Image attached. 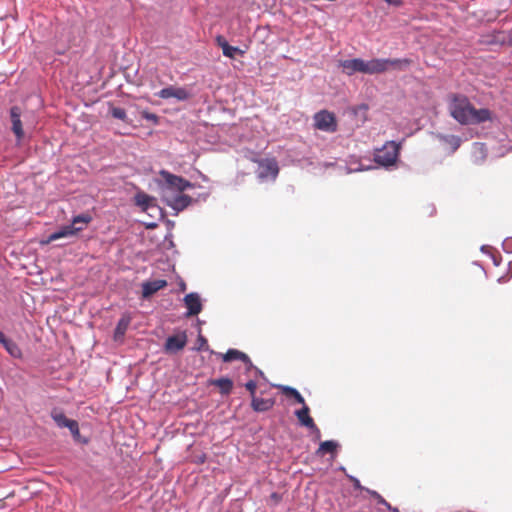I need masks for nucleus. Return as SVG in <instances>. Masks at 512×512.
I'll list each match as a JSON object with an SVG mask.
<instances>
[{
	"instance_id": "obj_1",
	"label": "nucleus",
	"mask_w": 512,
	"mask_h": 512,
	"mask_svg": "<svg viewBox=\"0 0 512 512\" xmlns=\"http://www.w3.org/2000/svg\"><path fill=\"white\" fill-rule=\"evenodd\" d=\"M159 195L180 194L190 188L201 187L200 185L190 182L182 176L171 173L166 169L159 171V178H156Z\"/></svg>"
},
{
	"instance_id": "obj_2",
	"label": "nucleus",
	"mask_w": 512,
	"mask_h": 512,
	"mask_svg": "<svg viewBox=\"0 0 512 512\" xmlns=\"http://www.w3.org/2000/svg\"><path fill=\"white\" fill-rule=\"evenodd\" d=\"M473 104L469 98L460 93L450 95L449 112L451 117L461 125H469Z\"/></svg>"
},
{
	"instance_id": "obj_3",
	"label": "nucleus",
	"mask_w": 512,
	"mask_h": 512,
	"mask_svg": "<svg viewBox=\"0 0 512 512\" xmlns=\"http://www.w3.org/2000/svg\"><path fill=\"white\" fill-rule=\"evenodd\" d=\"M402 141H387L381 148L376 149L373 155L374 162L386 169L394 166L398 160Z\"/></svg>"
},
{
	"instance_id": "obj_4",
	"label": "nucleus",
	"mask_w": 512,
	"mask_h": 512,
	"mask_svg": "<svg viewBox=\"0 0 512 512\" xmlns=\"http://www.w3.org/2000/svg\"><path fill=\"white\" fill-rule=\"evenodd\" d=\"M161 201L174 211V215L184 211L191 204L196 202V199L187 194H169L160 195Z\"/></svg>"
},
{
	"instance_id": "obj_5",
	"label": "nucleus",
	"mask_w": 512,
	"mask_h": 512,
	"mask_svg": "<svg viewBox=\"0 0 512 512\" xmlns=\"http://www.w3.org/2000/svg\"><path fill=\"white\" fill-rule=\"evenodd\" d=\"M187 342L188 337L186 331L178 330L176 333L166 338L162 350L166 355H176L185 348Z\"/></svg>"
},
{
	"instance_id": "obj_6",
	"label": "nucleus",
	"mask_w": 512,
	"mask_h": 512,
	"mask_svg": "<svg viewBox=\"0 0 512 512\" xmlns=\"http://www.w3.org/2000/svg\"><path fill=\"white\" fill-rule=\"evenodd\" d=\"M279 174V166L274 158H267L258 163L256 170L260 182L275 181Z\"/></svg>"
},
{
	"instance_id": "obj_7",
	"label": "nucleus",
	"mask_w": 512,
	"mask_h": 512,
	"mask_svg": "<svg viewBox=\"0 0 512 512\" xmlns=\"http://www.w3.org/2000/svg\"><path fill=\"white\" fill-rule=\"evenodd\" d=\"M314 126L316 129L328 133L337 131V119L334 113L321 110L314 115Z\"/></svg>"
},
{
	"instance_id": "obj_8",
	"label": "nucleus",
	"mask_w": 512,
	"mask_h": 512,
	"mask_svg": "<svg viewBox=\"0 0 512 512\" xmlns=\"http://www.w3.org/2000/svg\"><path fill=\"white\" fill-rule=\"evenodd\" d=\"M155 96L161 99L175 98L178 101H187L190 99L191 93L185 87L169 85L156 92Z\"/></svg>"
},
{
	"instance_id": "obj_9",
	"label": "nucleus",
	"mask_w": 512,
	"mask_h": 512,
	"mask_svg": "<svg viewBox=\"0 0 512 512\" xmlns=\"http://www.w3.org/2000/svg\"><path fill=\"white\" fill-rule=\"evenodd\" d=\"M183 303L187 309L185 317L197 316L203 310V303L199 293L190 292L183 298Z\"/></svg>"
},
{
	"instance_id": "obj_10",
	"label": "nucleus",
	"mask_w": 512,
	"mask_h": 512,
	"mask_svg": "<svg viewBox=\"0 0 512 512\" xmlns=\"http://www.w3.org/2000/svg\"><path fill=\"white\" fill-rule=\"evenodd\" d=\"M21 114H22V110L19 106L17 105H14L12 107H10L9 109V115H10V120H11V130L13 132V134L15 135V138L17 140L18 143H20L23 138H24V129H23V124H22V121H21Z\"/></svg>"
},
{
	"instance_id": "obj_11",
	"label": "nucleus",
	"mask_w": 512,
	"mask_h": 512,
	"mask_svg": "<svg viewBox=\"0 0 512 512\" xmlns=\"http://www.w3.org/2000/svg\"><path fill=\"white\" fill-rule=\"evenodd\" d=\"M82 227L73 226L71 224L63 225L57 230L49 234L46 240H43V244H49L53 241L75 236L78 232L82 231Z\"/></svg>"
},
{
	"instance_id": "obj_12",
	"label": "nucleus",
	"mask_w": 512,
	"mask_h": 512,
	"mask_svg": "<svg viewBox=\"0 0 512 512\" xmlns=\"http://www.w3.org/2000/svg\"><path fill=\"white\" fill-rule=\"evenodd\" d=\"M217 355L222 357L223 362L228 363L239 360L247 366V370H250L253 367V362L251 361L250 357L238 349L229 348L224 354L218 353Z\"/></svg>"
},
{
	"instance_id": "obj_13",
	"label": "nucleus",
	"mask_w": 512,
	"mask_h": 512,
	"mask_svg": "<svg viewBox=\"0 0 512 512\" xmlns=\"http://www.w3.org/2000/svg\"><path fill=\"white\" fill-rule=\"evenodd\" d=\"M132 321V317L130 313L124 312L119 320L117 321V324L115 326L114 332H113V340L117 343H123L125 334L129 328V325Z\"/></svg>"
},
{
	"instance_id": "obj_14",
	"label": "nucleus",
	"mask_w": 512,
	"mask_h": 512,
	"mask_svg": "<svg viewBox=\"0 0 512 512\" xmlns=\"http://www.w3.org/2000/svg\"><path fill=\"white\" fill-rule=\"evenodd\" d=\"M341 448L337 440H325L320 442L318 449L315 451L317 457H323L326 454L330 455V459L334 460Z\"/></svg>"
},
{
	"instance_id": "obj_15",
	"label": "nucleus",
	"mask_w": 512,
	"mask_h": 512,
	"mask_svg": "<svg viewBox=\"0 0 512 512\" xmlns=\"http://www.w3.org/2000/svg\"><path fill=\"white\" fill-rule=\"evenodd\" d=\"M215 42L217 46L222 49L223 55L229 59H235L236 54L241 56L245 54V50H242L237 46L230 45L227 39L222 35H217Z\"/></svg>"
},
{
	"instance_id": "obj_16",
	"label": "nucleus",
	"mask_w": 512,
	"mask_h": 512,
	"mask_svg": "<svg viewBox=\"0 0 512 512\" xmlns=\"http://www.w3.org/2000/svg\"><path fill=\"white\" fill-rule=\"evenodd\" d=\"M134 205L141 209L143 212L149 211L150 207L157 202L154 196H151L144 191L138 189L133 197Z\"/></svg>"
},
{
	"instance_id": "obj_17",
	"label": "nucleus",
	"mask_w": 512,
	"mask_h": 512,
	"mask_svg": "<svg viewBox=\"0 0 512 512\" xmlns=\"http://www.w3.org/2000/svg\"><path fill=\"white\" fill-rule=\"evenodd\" d=\"M167 286V281L165 279H155L151 281H146L142 283V296L145 299L150 298L159 290L165 288Z\"/></svg>"
},
{
	"instance_id": "obj_18",
	"label": "nucleus",
	"mask_w": 512,
	"mask_h": 512,
	"mask_svg": "<svg viewBox=\"0 0 512 512\" xmlns=\"http://www.w3.org/2000/svg\"><path fill=\"white\" fill-rule=\"evenodd\" d=\"M364 62L362 58H353L341 61L340 65L343 68V71L351 76L356 72H360L364 74Z\"/></svg>"
},
{
	"instance_id": "obj_19",
	"label": "nucleus",
	"mask_w": 512,
	"mask_h": 512,
	"mask_svg": "<svg viewBox=\"0 0 512 512\" xmlns=\"http://www.w3.org/2000/svg\"><path fill=\"white\" fill-rule=\"evenodd\" d=\"M386 62L384 58H374L364 62V74L374 75L386 72Z\"/></svg>"
},
{
	"instance_id": "obj_20",
	"label": "nucleus",
	"mask_w": 512,
	"mask_h": 512,
	"mask_svg": "<svg viewBox=\"0 0 512 512\" xmlns=\"http://www.w3.org/2000/svg\"><path fill=\"white\" fill-rule=\"evenodd\" d=\"M492 121V112L488 108L476 109L473 105L469 125L481 124Z\"/></svg>"
},
{
	"instance_id": "obj_21",
	"label": "nucleus",
	"mask_w": 512,
	"mask_h": 512,
	"mask_svg": "<svg viewBox=\"0 0 512 512\" xmlns=\"http://www.w3.org/2000/svg\"><path fill=\"white\" fill-rule=\"evenodd\" d=\"M294 415L301 427L309 428L314 426V419L310 416V408L307 404L301 405L300 409L294 411Z\"/></svg>"
},
{
	"instance_id": "obj_22",
	"label": "nucleus",
	"mask_w": 512,
	"mask_h": 512,
	"mask_svg": "<svg viewBox=\"0 0 512 512\" xmlns=\"http://www.w3.org/2000/svg\"><path fill=\"white\" fill-rule=\"evenodd\" d=\"M275 404L272 398H259L256 396L252 397L251 407L255 412H266L273 408Z\"/></svg>"
},
{
	"instance_id": "obj_23",
	"label": "nucleus",
	"mask_w": 512,
	"mask_h": 512,
	"mask_svg": "<svg viewBox=\"0 0 512 512\" xmlns=\"http://www.w3.org/2000/svg\"><path fill=\"white\" fill-rule=\"evenodd\" d=\"M280 391L289 399H293L295 403L304 405L306 404L302 394L294 387L288 385H275Z\"/></svg>"
},
{
	"instance_id": "obj_24",
	"label": "nucleus",
	"mask_w": 512,
	"mask_h": 512,
	"mask_svg": "<svg viewBox=\"0 0 512 512\" xmlns=\"http://www.w3.org/2000/svg\"><path fill=\"white\" fill-rule=\"evenodd\" d=\"M209 384L218 387L222 395H229L233 389V380L227 376L210 379Z\"/></svg>"
},
{
	"instance_id": "obj_25",
	"label": "nucleus",
	"mask_w": 512,
	"mask_h": 512,
	"mask_svg": "<svg viewBox=\"0 0 512 512\" xmlns=\"http://www.w3.org/2000/svg\"><path fill=\"white\" fill-rule=\"evenodd\" d=\"M50 417L59 428H68L74 422V419L66 417L64 412L59 408H53Z\"/></svg>"
},
{
	"instance_id": "obj_26",
	"label": "nucleus",
	"mask_w": 512,
	"mask_h": 512,
	"mask_svg": "<svg viewBox=\"0 0 512 512\" xmlns=\"http://www.w3.org/2000/svg\"><path fill=\"white\" fill-rule=\"evenodd\" d=\"M492 43L500 44L502 46H512V32H505L501 30H494L492 32Z\"/></svg>"
},
{
	"instance_id": "obj_27",
	"label": "nucleus",
	"mask_w": 512,
	"mask_h": 512,
	"mask_svg": "<svg viewBox=\"0 0 512 512\" xmlns=\"http://www.w3.org/2000/svg\"><path fill=\"white\" fill-rule=\"evenodd\" d=\"M386 62V69L388 70L389 67H392L394 69H397L399 71H405L407 70L412 61L409 58H384Z\"/></svg>"
},
{
	"instance_id": "obj_28",
	"label": "nucleus",
	"mask_w": 512,
	"mask_h": 512,
	"mask_svg": "<svg viewBox=\"0 0 512 512\" xmlns=\"http://www.w3.org/2000/svg\"><path fill=\"white\" fill-rule=\"evenodd\" d=\"M5 348L6 352L13 358H21L22 350L19 345L12 339L5 336L4 340L0 343Z\"/></svg>"
},
{
	"instance_id": "obj_29",
	"label": "nucleus",
	"mask_w": 512,
	"mask_h": 512,
	"mask_svg": "<svg viewBox=\"0 0 512 512\" xmlns=\"http://www.w3.org/2000/svg\"><path fill=\"white\" fill-rule=\"evenodd\" d=\"M436 138L450 145L451 152L454 153L461 145V138L456 135H447L442 133L435 134Z\"/></svg>"
},
{
	"instance_id": "obj_30",
	"label": "nucleus",
	"mask_w": 512,
	"mask_h": 512,
	"mask_svg": "<svg viewBox=\"0 0 512 512\" xmlns=\"http://www.w3.org/2000/svg\"><path fill=\"white\" fill-rule=\"evenodd\" d=\"M192 351L200 352V351H207L211 354H214L215 352L211 350L208 346V341L205 336L201 333V328L198 329V335L196 339V345L192 347Z\"/></svg>"
},
{
	"instance_id": "obj_31",
	"label": "nucleus",
	"mask_w": 512,
	"mask_h": 512,
	"mask_svg": "<svg viewBox=\"0 0 512 512\" xmlns=\"http://www.w3.org/2000/svg\"><path fill=\"white\" fill-rule=\"evenodd\" d=\"M67 429L70 431L72 438L75 442L81 443L84 445L88 444L89 439L87 437H83L81 435L80 429H79V423L76 420H74V422Z\"/></svg>"
},
{
	"instance_id": "obj_32",
	"label": "nucleus",
	"mask_w": 512,
	"mask_h": 512,
	"mask_svg": "<svg viewBox=\"0 0 512 512\" xmlns=\"http://www.w3.org/2000/svg\"><path fill=\"white\" fill-rule=\"evenodd\" d=\"M146 213L149 217L157 219L158 221H161L166 217V211L160 207L157 202L153 204Z\"/></svg>"
},
{
	"instance_id": "obj_33",
	"label": "nucleus",
	"mask_w": 512,
	"mask_h": 512,
	"mask_svg": "<svg viewBox=\"0 0 512 512\" xmlns=\"http://www.w3.org/2000/svg\"><path fill=\"white\" fill-rule=\"evenodd\" d=\"M109 113L115 119L121 120L125 123L129 122L127 113H126L125 109L122 107L110 106Z\"/></svg>"
},
{
	"instance_id": "obj_34",
	"label": "nucleus",
	"mask_w": 512,
	"mask_h": 512,
	"mask_svg": "<svg viewBox=\"0 0 512 512\" xmlns=\"http://www.w3.org/2000/svg\"><path fill=\"white\" fill-rule=\"evenodd\" d=\"M367 494L376 500L378 507H384L385 509H390V503L376 490H367Z\"/></svg>"
},
{
	"instance_id": "obj_35",
	"label": "nucleus",
	"mask_w": 512,
	"mask_h": 512,
	"mask_svg": "<svg viewBox=\"0 0 512 512\" xmlns=\"http://www.w3.org/2000/svg\"><path fill=\"white\" fill-rule=\"evenodd\" d=\"M91 221L92 216L89 213H80L72 217L70 224L76 226L79 223L89 224Z\"/></svg>"
},
{
	"instance_id": "obj_36",
	"label": "nucleus",
	"mask_w": 512,
	"mask_h": 512,
	"mask_svg": "<svg viewBox=\"0 0 512 512\" xmlns=\"http://www.w3.org/2000/svg\"><path fill=\"white\" fill-rule=\"evenodd\" d=\"M237 382L239 385H244L246 390L251 394V396H255V392L257 389V381L255 379H249L247 382L242 383L241 376L239 375L237 378Z\"/></svg>"
},
{
	"instance_id": "obj_37",
	"label": "nucleus",
	"mask_w": 512,
	"mask_h": 512,
	"mask_svg": "<svg viewBox=\"0 0 512 512\" xmlns=\"http://www.w3.org/2000/svg\"><path fill=\"white\" fill-rule=\"evenodd\" d=\"M140 115H141L142 119L152 122L153 125H155V126L159 125V123H160V117L157 114L152 113L148 110H142L140 112Z\"/></svg>"
},
{
	"instance_id": "obj_38",
	"label": "nucleus",
	"mask_w": 512,
	"mask_h": 512,
	"mask_svg": "<svg viewBox=\"0 0 512 512\" xmlns=\"http://www.w3.org/2000/svg\"><path fill=\"white\" fill-rule=\"evenodd\" d=\"M346 477L352 483L354 489L364 491L366 493H367V490H371L370 488L363 486L357 477H355L351 474H346Z\"/></svg>"
},
{
	"instance_id": "obj_39",
	"label": "nucleus",
	"mask_w": 512,
	"mask_h": 512,
	"mask_svg": "<svg viewBox=\"0 0 512 512\" xmlns=\"http://www.w3.org/2000/svg\"><path fill=\"white\" fill-rule=\"evenodd\" d=\"M164 246H165V249H174L175 248V243L173 240V233H170V232L166 233V235L164 236Z\"/></svg>"
},
{
	"instance_id": "obj_40",
	"label": "nucleus",
	"mask_w": 512,
	"mask_h": 512,
	"mask_svg": "<svg viewBox=\"0 0 512 512\" xmlns=\"http://www.w3.org/2000/svg\"><path fill=\"white\" fill-rule=\"evenodd\" d=\"M501 14V11L500 10H495V11H489L485 14V17H486V21L487 22H495L497 21L498 22V18Z\"/></svg>"
},
{
	"instance_id": "obj_41",
	"label": "nucleus",
	"mask_w": 512,
	"mask_h": 512,
	"mask_svg": "<svg viewBox=\"0 0 512 512\" xmlns=\"http://www.w3.org/2000/svg\"><path fill=\"white\" fill-rule=\"evenodd\" d=\"M308 430L310 431V433L312 435L313 441H319L321 439V431L315 423H314V426L309 427Z\"/></svg>"
},
{
	"instance_id": "obj_42",
	"label": "nucleus",
	"mask_w": 512,
	"mask_h": 512,
	"mask_svg": "<svg viewBox=\"0 0 512 512\" xmlns=\"http://www.w3.org/2000/svg\"><path fill=\"white\" fill-rule=\"evenodd\" d=\"M502 249L505 253H512V237H507L502 242Z\"/></svg>"
},
{
	"instance_id": "obj_43",
	"label": "nucleus",
	"mask_w": 512,
	"mask_h": 512,
	"mask_svg": "<svg viewBox=\"0 0 512 512\" xmlns=\"http://www.w3.org/2000/svg\"><path fill=\"white\" fill-rule=\"evenodd\" d=\"M250 370H253L251 379L256 380L257 378H261L263 380H266V376H265L264 372L261 369H259L258 367H256L254 364Z\"/></svg>"
},
{
	"instance_id": "obj_44",
	"label": "nucleus",
	"mask_w": 512,
	"mask_h": 512,
	"mask_svg": "<svg viewBox=\"0 0 512 512\" xmlns=\"http://www.w3.org/2000/svg\"><path fill=\"white\" fill-rule=\"evenodd\" d=\"M270 500L274 503V505H277L281 502L282 495L279 494L278 492H272L270 494Z\"/></svg>"
},
{
	"instance_id": "obj_45",
	"label": "nucleus",
	"mask_w": 512,
	"mask_h": 512,
	"mask_svg": "<svg viewBox=\"0 0 512 512\" xmlns=\"http://www.w3.org/2000/svg\"><path fill=\"white\" fill-rule=\"evenodd\" d=\"M162 221H164V224L167 228V232H170L172 233V230L174 229L175 227V221L173 220H170L168 218H164Z\"/></svg>"
},
{
	"instance_id": "obj_46",
	"label": "nucleus",
	"mask_w": 512,
	"mask_h": 512,
	"mask_svg": "<svg viewBox=\"0 0 512 512\" xmlns=\"http://www.w3.org/2000/svg\"><path fill=\"white\" fill-rule=\"evenodd\" d=\"M511 21H512V15L507 14V15H505L503 18L498 19V24H499L500 26H504V25H506L507 23H510Z\"/></svg>"
},
{
	"instance_id": "obj_47",
	"label": "nucleus",
	"mask_w": 512,
	"mask_h": 512,
	"mask_svg": "<svg viewBox=\"0 0 512 512\" xmlns=\"http://www.w3.org/2000/svg\"><path fill=\"white\" fill-rule=\"evenodd\" d=\"M369 169H372L371 166H368V167H364L363 165H358V167L356 168H349L348 169V173H352V172H360V171H365V170H369Z\"/></svg>"
},
{
	"instance_id": "obj_48",
	"label": "nucleus",
	"mask_w": 512,
	"mask_h": 512,
	"mask_svg": "<svg viewBox=\"0 0 512 512\" xmlns=\"http://www.w3.org/2000/svg\"><path fill=\"white\" fill-rule=\"evenodd\" d=\"M490 257L492 259L494 266L498 267L501 265L502 257L500 255L496 256L494 254H490Z\"/></svg>"
},
{
	"instance_id": "obj_49",
	"label": "nucleus",
	"mask_w": 512,
	"mask_h": 512,
	"mask_svg": "<svg viewBox=\"0 0 512 512\" xmlns=\"http://www.w3.org/2000/svg\"><path fill=\"white\" fill-rule=\"evenodd\" d=\"M143 225L145 226L146 229L153 230L158 227V222L157 221L143 222Z\"/></svg>"
},
{
	"instance_id": "obj_50",
	"label": "nucleus",
	"mask_w": 512,
	"mask_h": 512,
	"mask_svg": "<svg viewBox=\"0 0 512 512\" xmlns=\"http://www.w3.org/2000/svg\"><path fill=\"white\" fill-rule=\"evenodd\" d=\"M510 278H511V276L509 274H505V275L500 276L497 279V282L499 284H504V283H507L510 280Z\"/></svg>"
},
{
	"instance_id": "obj_51",
	"label": "nucleus",
	"mask_w": 512,
	"mask_h": 512,
	"mask_svg": "<svg viewBox=\"0 0 512 512\" xmlns=\"http://www.w3.org/2000/svg\"><path fill=\"white\" fill-rule=\"evenodd\" d=\"M209 195H210V194H209V192H205V193H200V194H198L197 198H195V199H196V202H197L198 200L206 201V200H207V198L209 197Z\"/></svg>"
},
{
	"instance_id": "obj_52",
	"label": "nucleus",
	"mask_w": 512,
	"mask_h": 512,
	"mask_svg": "<svg viewBox=\"0 0 512 512\" xmlns=\"http://www.w3.org/2000/svg\"><path fill=\"white\" fill-rule=\"evenodd\" d=\"M387 4L393 6H400L403 3V0H384Z\"/></svg>"
},
{
	"instance_id": "obj_53",
	"label": "nucleus",
	"mask_w": 512,
	"mask_h": 512,
	"mask_svg": "<svg viewBox=\"0 0 512 512\" xmlns=\"http://www.w3.org/2000/svg\"><path fill=\"white\" fill-rule=\"evenodd\" d=\"M475 145H479L480 146V151H481L482 161H483L486 158V155H487L486 148H485L484 144L475 143Z\"/></svg>"
},
{
	"instance_id": "obj_54",
	"label": "nucleus",
	"mask_w": 512,
	"mask_h": 512,
	"mask_svg": "<svg viewBox=\"0 0 512 512\" xmlns=\"http://www.w3.org/2000/svg\"><path fill=\"white\" fill-rule=\"evenodd\" d=\"M480 251H481L483 254H486V255H489V256H490V254H492V253L490 252V247H489L488 245H482V246L480 247Z\"/></svg>"
},
{
	"instance_id": "obj_55",
	"label": "nucleus",
	"mask_w": 512,
	"mask_h": 512,
	"mask_svg": "<svg viewBox=\"0 0 512 512\" xmlns=\"http://www.w3.org/2000/svg\"><path fill=\"white\" fill-rule=\"evenodd\" d=\"M66 49L65 48H56L54 50V53L57 54V55H63L65 53Z\"/></svg>"
},
{
	"instance_id": "obj_56",
	"label": "nucleus",
	"mask_w": 512,
	"mask_h": 512,
	"mask_svg": "<svg viewBox=\"0 0 512 512\" xmlns=\"http://www.w3.org/2000/svg\"><path fill=\"white\" fill-rule=\"evenodd\" d=\"M198 175H199V177L202 179V181H204V182H208V181H209L208 176H206V175H205V174H203L202 172L198 171Z\"/></svg>"
},
{
	"instance_id": "obj_57",
	"label": "nucleus",
	"mask_w": 512,
	"mask_h": 512,
	"mask_svg": "<svg viewBox=\"0 0 512 512\" xmlns=\"http://www.w3.org/2000/svg\"><path fill=\"white\" fill-rule=\"evenodd\" d=\"M507 274H509L510 276H512V261H509V262H508V265H507Z\"/></svg>"
},
{
	"instance_id": "obj_58",
	"label": "nucleus",
	"mask_w": 512,
	"mask_h": 512,
	"mask_svg": "<svg viewBox=\"0 0 512 512\" xmlns=\"http://www.w3.org/2000/svg\"><path fill=\"white\" fill-rule=\"evenodd\" d=\"M253 370H247V366L244 365V375L252 377Z\"/></svg>"
},
{
	"instance_id": "obj_59",
	"label": "nucleus",
	"mask_w": 512,
	"mask_h": 512,
	"mask_svg": "<svg viewBox=\"0 0 512 512\" xmlns=\"http://www.w3.org/2000/svg\"><path fill=\"white\" fill-rule=\"evenodd\" d=\"M387 511H390V512H400V510L397 507H394L392 505H390V509H388Z\"/></svg>"
},
{
	"instance_id": "obj_60",
	"label": "nucleus",
	"mask_w": 512,
	"mask_h": 512,
	"mask_svg": "<svg viewBox=\"0 0 512 512\" xmlns=\"http://www.w3.org/2000/svg\"><path fill=\"white\" fill-rule=\"evenodd\" d=\"M474 265H476V267H480V268L484 271L485 275H487V273H486V271H485L484 267H483V266H482L478 261H475V262H474Z\"/></svg>"
},
{
	"instance_id": "obj_61",
	"label": "nucleus",
	"mask_w": 512,
	"mask_h": 512,
	"mask_svg": "<svg viewBox=\"0 0 512 512\" xmlns=\"http://www.w3.org/2000/svg\"><path fill=\"white\" fill-rule=\"evenodd\" d=\"M196 323H197V326H198V329H199V328H201V325H203L205 322L198 318Z\"/></svg>"
},
{
	"instance_id": "obj_62",
	"label": "nucleus",
	"mask_w": 512,
	"mask_h": 512,
	"mask_svg": "<svg viewBox=\"0 0 512 512\" xmlns=\"http://www.w3.org/2000/svg\"><path fill=\"white\" fill-rule=\"evenodd\" d=\"M387 509H385L384 507H376V512H386Z\"/></svg>"
},
{
	"instance_id": "obj_63",
	"label": "nucleus",
	"mask_w": 512,
	"mask_h": 512,
	"mask_svg": "<svg viewBox=\"0 0 512 512\" xmlns=\"http://www.w3.org/2000/svg\"><path fill=\"white\" fill-rule=\"evenodd\" d=\"M180 290L181 291H185L186 290V284L183 281L180 283Z\"/></svg>"
},
{
	"instance_id": "obj_64",
	"label": "nucleus",
	"mask_w": 512,
	"mask_h": 512,
	"mask_svg": "<svg viewBox=\"0 0 512 512\" xmlns=\"http://www.w3.org/2000/svg\"><path fill=\"white\" fill-rule=\"evenodd\" d=\"M359 108H360L361 110H367V109H368V105H367V104H361V105L359 106Z\"/></svg>"
}]
</instances>
